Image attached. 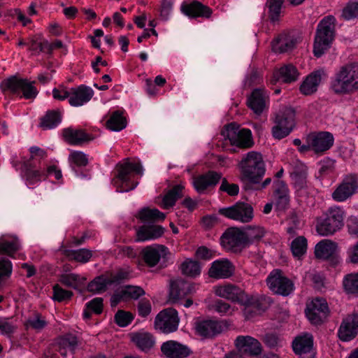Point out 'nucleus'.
Instances as JSON below:
<instances>
[{
  "mask_svg": "<svg viewBox=\"0 0 358 358\" xmlns=\"http://www.w3.org/2000/svg\"><path fill=\"white\" fill-rule=\"evenodd\" d=\"M241 180L250 184H259L266 172V165L262 155L250 151L244 155L238 163Z\"/></svg>",
  "mask_w": 358,
  "mask_h": 358,
  "instance_id": "f257e3e1",
  "label": "nucleus"
},
{
  "mask_svg": "<svg viewBox=\"0 0 358 358\" xmlns=\"http://www.w3.org/2000/svg\"><path fill=\"white\" fill-rule=\"evenodd\" d=\"M331 89L336 94H348L358 90V63L341 67L331 81Z\"/></svg>",
  "mask_w": 358,
  "mask_h": 358,
  "instance_id": "f03ea898",
  "label": "nucleus"
},
{
  "mask_svg": "<svg viewBox=\"0 0 358 358\" xmlns=\"http://www.w3.org/2000/svg\"><path fill=\"white\" fill-rule=\"evenodd\" d=\"M345 210L338 206H332L316 218V231L321 236L336 234L344 226Z\"/></svg>",
  "mask_w": 358,
  "mask_h": 358,
  "instance_id": "7ed1b4c3",
  "label": "nucleus"
},
{
  "mask_svg": "<svg viewBox=\"0 0 358 358\" xmlns=\"http://www.w3.org/2000/svg\"><path fill=\"white\" fill-rule=\"evenodd\" d=\"M336 19L332 15L324 17L317 25L313 45V53L321 57L331 46L335 35Z\"/></svg>",
  "mask_w": 358,
  "mask_h": 358,
  "instance_id": "20e7f679",
  "label": "nucleus"
},
{
  "mask_svg": "<svg viewBox=\"0 0 358 358\" xmlns=\"http://www.w3.org/2000/svg\"><path fill=\"white\" fill-rule=\"evenodd\" d=\"M295 110L292 107L283 106L275 114L272 127L273 136L282 139L287 136L295 125Z\"/></svg>",
  "mask_w": 358,
  "mask_h": 358,
  "instance_id": "39448f33",
  "label": "nucleus"
},
{
  "mask_svg": "<svg viewBox=\"0 0 358 358\" xmlns=\"http://www.w3.org/2000/svg\"><path fill=\"white\" fill-rule=\"evenodd\" d=\"M34 84V81L30 82L27 79L19 78L14 76L3 80L1 83V87L3 91L8 90L20 98L32 99L38 94Z\"/></svg>",
  "mask_w": 358,
  "mask_h": 358,
  "instance_id": "423d86ee",
  "label": "nucleus"
},
{
  "mask_svg": "<svg viewBox=\"0 0 358 358\" xmlns=\"http://www.w3.org/2000/svg\"><path fill=\"white\" fill-rule=\"evenodd\" d=\"M117 178L120 185L117 187L119 192H129L134 189L138 185V182L131 180V172H135L140 176L143 175V167L139 163L126 162L117 166Z\"/></svg>",
  "mask_w": 358,
  "mask_h": 358,
  "instance_id": "0eeeda50",
  "label": "nucleus"
},
{
  "mask_svg": "<svg viewBox=\"0 0 358 358\" xmlns=\"http://www.w3.org/2000/svg\"><path fill=\"white\" fill-rule=\"evenodd\" d=\"M266 285L274 294L287 296L294 290V284L280 269L273 270L268 275Z\"/></svg>",
  "mask_w": 358,
  "mask_h": 358,
  "instance_id": "6e6552de",
  "label": "nucleus"
},
{
  "mask_svg": "<svg viewBox=\"0 0 358 358\" xmlns=\"http://www.w3.org/2000/svg\"><path fill=\"white\" fill-rule=\"evenodd\" d=\"M220 241L224 248L234 254L239 255L248 248L243 229L239 227H232L227 229L222 234Z\"/></svg>",
  "mask_w": 358,
  "mask_h": 358,
  "instance_id": "1a4fd4ad",
  "label": "nucleus"
},
{
  "mask_svg": "<svg viewBox=\"0 0 358 358\" xmlns=\"http://www.w3.org/2000/svg\"><path fill=\"white\" fill-rule=\"evenodd\" d=\"M220 215L241 223L250 222L254 217L253 207L248 203L238 201L231 206L218 210Z\"/></svg>",
  "mask_w": 358,
  "mask_h": 358,
  "instance_id": "9d476101",
  "label": "nucleus"
},
{
  "mask_svg": "<svg viewBox=\"0 0 358 358\" xmlns=\"http://www.w3.org/2000/svg\"><path fill=\"white\" fill-rule=\"evenodd\" d=\"M221 134L225 139H228L231 145H236L239 148H248L253 144L251 131L248 129H238L234 123L226 125Z\"/></svg>",
  "mask_w": 358,
  "mask_h": 358,
  "instance_id": "9b49d317",
  "label": "nucleus"
},
{
  "mask_svg": "<svg viewBox=\"0 0 358 358\" xmlns=\"http://www.w3.org/2000/svg\"><path fill=\"white\" fill-rule=\"evenodd\" d=\"M329 313L328 303L323 298L313 299L307 303L305 310L308 320L315 326L323 324L329 315Z\"/></svg>",
  "mask_w": 358,
  "mask_h": 358,
  "instance_id": "f8f14e48",
  "label": "nucleus"
},
{
  "mask_svg": "<svg viewBox=\"0 0 358 358\" xmlns=\"http://www.w3.org/2000/svg\"><path fill=\"white\" fill-rule=\"evenodd\" d=\"M179 317L178 311L172 308L160 311L155 320V327L162 333L169 334L178 329Z\"/></svg>",
  "mask_w": 358,
  "mask_h": 358,
  "instance_id": "ddd939ff",
  "label": "nucleus"
},
{
  "mask_svg": "<svg viewBox=\"0 0 358 358\" xmlns=\"http://www.w3.org/2000/svg\"><path fill=\"white\" fill-rule=\"evenodd\" d=\"M242 306H245L243 313L247 320L262 315L270 306L271 299L265 296H257L246 294Z\"/></svg>",
  "mask_w": 358,
  "mask_h": 358,
  "instance_id": "4468645a",
  "label": "nucleus"
},
{
  "mask_svg": "<svg viewBox=\"0 0 358 358\" xmlns=\"http://www.w3.org/2000/svg\"><path fill=\"white\" fill-rule=\"evenodd\" d=\"M305 140L309 143V151L312 150L317 155H322L334 144V136L327 131L310 133L306 136Z\"/></svg>",
  "mask_w": 358,
  "mask_h": 358,
  "instance_id": "2eb2a0df",
  "label": "nucleus"
},
{
  "mask_svg": "<svg viewBox=\"0 0 358 358\" xmlns=\"http://www.w3.org/2000/svg\"><path fill=\"white\" fill-rule=\"evenodd\" d=\"M196 334L204 338H213L221 334L227 325L223 320H201L197 318L194 324Z\"/></svg>",
  "mask_w": 358,
  "mask_h": 358,
  "instance_id": "dca6fc26",
  "label": "nucleus"
},
{
  "mask_svg": "<svg viewBox=\"0 0 358 358\" xmlns=\"http://www.w3.org/2000/svg\"><path fill=\"white\" fill-rule=\"evenodd\" d=\"M358 191V176L355 174L346 176L332 193L334 201L342 202L351 197Z\"/></svg>",
  "mask_w": 358,
  "mask_h": 358,
  "instance_id": "f3484780",
  "label": "nucleus"
},
{
  "mask_svg": "<svg viewBox=\"0 0 358 358\" xmlns=\"http://www.w3.org/2000/svg\"><path fill=\"white\" fill-rule=\"evenodd\" d=\"M301 41V36L296 31L282 33L272 43V49L275 52H286L293 50Z\"/></svg>",
  "mask_w": 358,
  "mask_h": 358,
  "instance_id": "a211bd4d",
  "label": "nucleus"
},
{
  "mask_svg": "<svg viewBox=\"0 0 358 358\" xmlns=\"http://www.w3.org/2000/svg\"><path fill=\"white\" fill-rule=\"evenodd\" d=\"M292 349L299 358H315L313 337L311 334H306L296 337L292 342Z\"/></svg>",
  "mask_w": 358,
  "mask_h": 358,
  "instance_id": "6ab92c4d",
  "label": "nucleus"
},
{
  "mask_svg": "<svg viewBox=\"0 0 358 358\" xmlns=\"http://www.w3.org/2000/svg\"><path fill=\"white\" fill-rule=\"evenodd\" d=\"M337 249L338 245L336 243L331 240L324 239L315 245V255L317 259L330 260L333 264L336 265L340 262Z\"/></svg>",
  "mask_w": 358,
  "mask_h": 358,
  "instance_id": "aec40b11",
  "label": "nucleus"
},
{
  "mask_svg": "<svg viewBox=\"0 0 358 358\" xmlns=\"http://www.w3.org/2000/svg\"><path fill=\"white\" fill-rule=\"evenodd\" d=\"M215 294L217 296L224 298L240 305H242L245 301L244 299L246 295V293L243 289L238 286L231 283L216 286L215 287Z\"/></svg>",
  "mask_w": 358,
  "mask_h": 358,
  "instance_id": "412c9836",
  "label": "nucleus"
},
{
  "mask_svg": "<svg viewBox=\"0 0 358 358\" xmlns=\"http://www.w3.org/2000/svg\"><path fill=\"white\" fill-rule=\"evenodd\" d=\"M358 334V314L353 313L343 319L338 331L339 338L343 341L353 339Z\"/></svg>",
  "mask_w": 358,
  "mask_h": 358,
  "instance_id": "4be33fe9",
  "label": "nucleus"
},
{
  "mask_svg": "<svg viewBox=\"0 0 358 358\" xmlns=\"http://www.w3.org/2000/svg\"><path fill=\"white\" fill-rule=\"evenodd\" d=\"M234 345L238 351L251 356H257L262 352L260 342L250 336H237Z\"/></svg>",
  "mask_w": 358,
  "mask_h": 358,
  "instance_id": "5701e85b",
  "label": "nucleus"
},
{
  "mask_svg": "<svg viewBox=\"0 0 358 358\" xmlns=\"http://www.w3.org/2000/svg\"><path fill=\"white\" fill-rule=\"evenodd\" d=\"M274 205L278 210H285L289 205V189L287 184L280 180L273 183Z\"/></svg>",
  "mask_w": 358,
  "mask_h": 358,
  "instance_id": "b1692460",
  "label": "nucleus"
},
{
  "mask_svg": "<svg viewBox=\"0 0 358 358\" xmlns=\"http://www.w3.org/2000/svg\"><path fill=\"white\" fill-rule=\"evenodd\" d=\"M234 270L235 267L229 260L222 259L212 263L208 275L215 279L228 278L234 274Z\"/></svg>",
  "mask_w": 358,
  "mask_h": 358,
  "instance_id": "393cba45",
  "label": "nucleus"
},
{
  "mask_svg": "<svg viewBox=\"0 0 358 358\" xmlns=\"http://www.w3.org/2000/svg\"><path fill=\"white\" fill-rule=\"evenodd\" d=\"M195 291L193 284L182 280L176 279L171 282L169 297L170 300L176 302L179 299L187 296Z\"/></svg>",
  "mask_w": 358,
  "mask_h": 358,
  "instance_id": "a878e982",
  "label": "nucleus"
},
{
  "mask_svg": "<svg viewBox=\"0 0 358 358\" xmlns=\"http://www.w3.org/2000/svg\"><path fill=\"white\" fill-rule=\"evenodd\" d=\"M161 351L167 358H184L191 352L186 345L175 341H168L163 343L161 346Z\"/></svg>",
  "mask_w": 358,
  "mask_h": 358,
  "instance_id": "bb28decb",
  "label": "nucleus"
},
{
  "mask_svg": "<svg viewBox=\"0 0 358 358\" xmlns=\"http://www.w3.org/2000/svg\"><path fill=\"white\" fill-rule=\"evenodd\" d=\"M268 96L267 94L259 89H255L252 91L248 99V106L257 115H260L267 108Z\"/></svg>",
  "mask_w": 358,
  "mask_h": 358,
  "instance_id": "cd10ccee",
  "label": "nucleus"
},
{
  "mask_svg": "<svg viewBox=\"0 0 358 358\" xmlns=\"http://www.w3.org/2000/svg\"><path fill=\"white\" fill-rule=\"evenodd\" d=\"M168 249L162 245L147 246L142 250V257L145 263L150 267L157 264L160 258L165 257Z\"/></svg>",
  "mask_w": 358,
  "mask_h": 358,
  "instance_id": "c85d7f7f",
  "label": "nucleus"
},
{
  "mask_svg": "<svg viewBox=\"0 0 358 358\" xmlns=\"http://www.w3.org/2000/svg\"><path fill=\"white\" fill-rule=\"evenodd\" d=\"M181 11L189 17L209 18L213 13L212 9L198 1L182 4Z\"/></svg>",
  "mask_w": 358,
  "mask_h": 358,
  "instance_id": "c756f323",
  "label": "nucleus"
},
{
  "mask_svg": "<svg viewBox=\"0 0 358 358\" xmlns=\"http://www.w3.org/2000/svg\"><path fill=\"white\" fill-rule=\"evenodd\" d=\"M69 103L73 106H80L88 102L94 95V91L87 86L81 85L70 89Z\"/></svg>",
  "mask_w": 358,
  "mask_h": 358,
  "instance_id": "7c9ffc66",
  "label": "nucleus"
},
{
  "mask_svg": "<svg viewBox=\"0 0 358 358\" xmlns=\"http://www.w3.org/2000/svg\"><path fill=\"white\" fill-rule=\"evenodd\" d=\"M63 137L66 143L73 145H81L91 141L93 138L83 129H76L71 127L62 131Z\"/></svg>",
  "mask_w": 358,
  "mask_h": 358,
  "instance_id": "2f4dec72",
  "label": "nucleus"
},
{
  "mask_svg": "<svg viewBox=\"0 0 358 358\" xmlns=\"http://www.w3.org/2000/svg\"><path fill=\"white\" fill-rule=\"evenodd\" d=\"M221 177V173L215 171H208L207 173L194 178L193 185L198 192H202L208 187L216 185Z\"/></svg>",
  "mask_w": 358,
  "mask_h": 358,
  "instance_id": "473e14b6",
  "label": "nucleus"
},
{
  "mask_svg": "<svg viewBox=\"0 0 358 358\" xmlns=\"http://www.w3.org/2000/svg\"><path fill=\"white\" fill-rule=\"evenodd\" d=\"M22 171L23 177L29 185H33L40 182L42 178L45 179L46 178L45 171L36 169L30 160H27L23 164Z\"/></svg>",
  "mask_w": 358,
  "mask_h": 358,
  "instance_id": "72a5a7b5",
  "label": "nucleus"
},
{
  "mask_svg": "<svg viewBox=\"0 0 358 358\" xmlns=\"http://www.w3.org/2000/svg\"><path fill=\"white\" fill-rule=\"evenodd\" d=\"M164 232V229L158 225H143L136 231V241H145L156 239L161 237Z\"/></svg>",
  "mask_w": 358,
  "mask_h": 358,
  "instance_id": "f704fd0d",
  "label": "nucleus"
},
{
  "mask_svg": "<svg viewBox=\"0 0 358 358\" xmlns=\"http://www.w3.org/2000/svg\"><path fill=\"white\" fill-rule=\"evenodd\" d=\"M291 178L294 187L298 192L307 188V167L303 164L299 163L294 168Z\"/></svg>",
  "mask_w": 358,
  "mask_h": 358,
  "instance_id": "c9c22d12",
  "label": "nucleus"
},
{
  "mask_svg": "<svg viewBox=\"0 0 358 358\" xmlns=\"http://www.w3.org/2000/svg\"><path fill=\"white\" fill-rule=\"evenodd\" d=\"M322 71H316L308 75L300 87V91L305 95H310L317 91L321 82Z\"/></svg>",
  "mask_w": 358,
  "mask_h": 358,
  "instance_id": "e433bc0d",
  "label": "nucleus"
},
{
  "mask_svg": "<svg viewBox=\"0 0 358 358\" xmlns=\"http://www.w3.org/2000/svg\"><path fill=\"white\" fill-rule=\"evenodd\" d=\"M131 341L138 349L143 352H148L153 348L155 338L152 334L148 332H138L132 334Z\"/></svg>",
  "mask_w": 358,
  "mask_h": 358,
  "instance_id": "4c0bfd02",
  "label": "nucleus"
},
{
  "mask_svg": "<svg viewBox=\"0 0 358 358\" xmlns=\"http://www.w3.org/2000/svg\"><path fill=\"white\" fill-rule=\"evenodd\" d=\"M243 229L247 247L259 242L265 235V230L259 226H248Z\"/></svg>",
  "mask_w": 358,
  "mask_h": 358,
  "instance_id": "58836bf2",
  "label": "nucleus"
},
{
  "mask_svg": "<svg viewBox=\"0 0 358 358\" xmlns=\"http://www.w3.org/2000/svg\"><path fill=\"white\" fill-rule=\"evenodd\" d=\"M185 187L182 184L174 185L164 195L162 201L163 208L169 209L173 207L176 201L183 196V189Z\"/></svg>",
  "mask_w": 358,
  "mask_h": 358,
  "instance_id": "ea45409f",
  "label": "nucleus"
},
{
  "mask_svg": "<svg viewBox=\"0 0 358 358\" xmlns=\"http://www.w3.org/2000/svg\"><path fill=\"white\" fill-rule=\"evenodd\" d=\"M274 76L278 80H281L285 83H291L298 79L299 72L294 66L287 64L281 67Z\"/></svg>",
  "mask_w": 358,
  "mask_h": 358,
  "instance_id": "a19ab883",
  "label": "nucleus"
},
{
  "mask_svg": "<svg viewBox=\"0 0 358 358\" xmlns=\"http://www.w3.org/2000/svg\"><path fill=\"white\" fill-rule=\"evenodd\" d=\"M63 254L69 259L74 260L80 263H86L89 262L92 256V252L86 248L79 250L65 249Z\"/></svg>",
  "mask_w": 358,
  "mask_h": 358,
  "instance_id": "79ce46f5",
  "label": "nucleus"
},
{
  "mask_svg": "<svg viewBox=\"0 0 358 358\" xmlns=\"http://www.w3.org/2000/svg\"><path fill=\"white\" fill-rule=\"evenodd\" d=\"M85 280V278L76 273L62 274L59 279V282L63 285L75 289H80L84 285Z\"/></svg>",
  "mask_w": 358,
  "mask_h": 358,
  "instance_id": "37998d69",
  "label": "nucleus"
},
{
  "mask_svg": "<svg viewBox=\"0 0 358 358\" xmlns=\"http://www.w3.org/2000/svg\"><path fill=\"white\" fill-rule=\"evenodd\" d=\"M27 46L29 50L34 55H38L41 52L47 53L49 42L40 36L35 35L28 38Z\"/></svg>",
  "mask_w": 358,
  "mask_h": 358,
  "instance_id": "c03bdc74",
  "label": "nucleus"
},
{
  "mask_svg": "<svg viewBox=\"0 0 358 358\" xmlns=\"http://www.w3.org/2000/svg\"><path fill=\"white\" fill-rule=\"evenodd\" d=\"M165 217V214L157 208H144L139 211L138 217L143 222H153L164 220Z\"/></svg>",
  "mask_w": 358,
  "mask_h": 358,
  "instance_id": "a18cd8bd",
  "label": "nucleus"
},
{
  "mask_svg": "<svg viewBox=\"0 0 358 358\" xmlns=\"http://www.w3.org/2000/svg\"><path fill=\"white\" fill-rule=\"evenodd\" d=\"M126 118L123 116L122 113L119 110L113 112L106 122L107 127L109 129L115 131L122 130L126 127Z\"/></svg>",
  "mask_w": 358,
  "mask_h": 358,
  "instance_id": "49530a36",
  "label": "nucleus"
},
{
  "mask_svg": "<svg viewBox=\"0 0 358 358\" xmlns=\"http://www.w3.org/2000/svg\"><path fill=\"white\" fill-rule=\"evenodd\" d=\"M183 275L190 278H196L201 273V266L197 261L187 259L180 266Z\"/></svg>",
  "mask_w": 358,
  "mask_h": 358,
  "instance_id": "de8ad7c7",
  "label": "nucleus"
},
{
  "mask_svg": "<svg viewBox=\"0 0 358 358\" xmlns=\"http://www.w3.org/2000/svg\"><path fill=\"white\" fill-rule=\"evenodd\" d=\"M62 120L61 114L56 110L48 111L46 115L41 118L40 126L43 129H52L57 126Z\"/></svg>",
  "mask_w": 358,
  "mask_h": 358,
  "instance_id": "09e8293b",
  "label": "nucleus"
},
{
  "mask_svg": "<svg viewBox=\"0 0 358 358\" xmlns=\"http://www.w3.org/2000/svg\"><path fill=\"white\" fill-rule=\"evenodd\" d=\"M343 286L346 293L358 294V272L345 275L343 280Z\"/></svg>",
  "mask_w": 358,
  "mask_h": 358,
  "instance_id": "8fccbe9b",
  "label": "nucleus"
},
{
  "mask_svg": "<svg viewBox=\"0 0 358 358\" xmlns=\"http://www.w3.org/2000/svg\"><path fill=\"white\" fill-rule=\"evenodd\" d=\"M111 285L109 278L99 275L92 280L87 285V290L91 292H101L106 290L108 285Z\"/></svg>",
  "mask_w": 358,
  "mask_h": 358,
  "instance_id": "3c124183",
  "label": "nucleus"
},
{
  "mask_svg": "<svg viewBox=\"0 0 358 358\" xmlns=\"http://www.w3.org/2000/svg\"><path fill=\"white\" fill-rule=\"evenodd\" d=\"M307 250V240L303 236L296 237L291 243V250L294 257H301Z\"/></svg>",
  "mask_w": 358,
  "mask_h": 358,
  "instance_id": "603ef678",
  "label": "nucleus"
},
{
  "mask_svg": "<svg viewBox=\"0 0 358 358\" xmlns=\"http://www.w3.org/2000/svg\"><path fill=\"white\" fill-rule=\"evenodd\" d=\"M20 249L18 239L13 238L8 241L3 238L0 239V254H6L12 255Z\"/></svg>",
  "mask_w": 358,
  "mask_h": 358,
  "instance_id": "864d4df0",
  "label": "nucleus"
},
{
  "mask_svg": "<svg viewBox=\"0 0 358 358\" xmlns=\"http://www.w3.org/2000/svg\"><path fill=\"white\" fill-rule=\"evenodd\" d=\"M122 289V294L124 295L126 300H136L145 294L144 289L139 286L126 285Z\"/></svg>",
  "mask_w": 358,
  "mask_h": 358,
  "instance_id": "5fc2aeb1",
  "label": "nucleus"
},
{
  "mask_svg": "<svg viewBox=\"0 0 358 358\" xmlns=\"http://www.w3.org/2000/svg\"><path fill=\"white\" fill-rule=\"evenodd\" d=\"M283 2L284 0H268L269 17L272 22H275L278 20Z\"/></svg>",
  "mask_w": 358,
  "mask_h": 358,
  "instance_id": "6e6d98bb",
  "label": "nucleus"
},
{
  "mask_svg": "<svg viewBox=\"0 0 358 358\" xmlns=\"http://www.w3.org/2000/svg\"><path fill=\"white\" fill-rule=\"evenodd\" d=\"M59 346H64L69 352L74 354L78 345L76 336L69 334L59 338Z\"/></svg>",
  "mask_w": 358,
  "mask_h": 358,
  "instance_id": "4d7b16f0",
  "label": "nucleus"
},
{
  "mask_svg": "<svg viewBox=\"0 0 358 358\" xmlns=\"http://www.w3.org/2000/svg\"><path fill=\"white\" fill-rule=\"evenodd\" d=\"M27 325L35 330L41 331L46 327L47 322L41 314L35 313L32 317L27 320Z\"/></svg>",
  "mask_w": 358,
  "mask_h": 358,
  "instance_id": "13d9d810",
  "label": "nucleus"
},
{
  "mask_svg": "<svg viewBox=\"0 0 358 358\" xmlns=\"http://www.w3.org/2000/svg\"><path fill=\"white\" fill-rule=\"evenodd\" d=\"M134 320V315L130 312L119 310L115 315L116 324L122 327L127 326Z\"/></svg>",
  "mask_w": 358,
  "mask_h": 358,
  "instance_id": "bf43d9fd",
  "label": "nucleus"
},
{
  "mask_svg": "<svg viewBox=\"0 0 358 358\" xmlns=\"http://www.w3.org/2000/svg\"><path fill=\"white\" fill-rule=\"evenodd\" d=\"M72 296L73 292L71 291L66 290L57 284L54 285L52 296L53 300L62 302L70 299Z\"/></svg>",
  "mask_w": 358,
  "mask_h": 358,
  "instance_id": "052dcab7",
  "label": "nucleus"
},
{
  "mask_svg": "<svg viewBox=\"0 0 358 358\" xmlns=\"http://www.w3.org/2000/svg\"><path fill=\"white\" fill-rule=\"evenodd\" d=\"M342 17L350 20L358 17V1L350 2L343 8Z\"/></svg>",
  "mask_w": 358,
  "mask_h": 358,
  "instance_id": "680f3d73",
  "label": "nucleus"
},
{
  "mask_svg": "<svg viewBox=\"0 0 358 358\" xmlns=\"http://www.w3.org/2000/svg\"><path fill=\"white\" fill-rule=\"evenodd\" d=\"M213 308L221 315H230L234 311L231 305L221 299H217L214 301Z\"/></svg>",
  "mask_w": 358,
  "mask_h": 358,
  "instance_id": "e2e57ef3",
  "label": "nucleus"
},
{
  "mask_svg": "<svg viewBox=\"0 0 358 358\" xmlns=\"http://www.w3.org/2000/svg\"><path fill=\"white\" fill-rule=\"evenodd\" d=\"M220 190L226 192L231 196H234L238 194L239 187L237 184L229 183L226 178H223Z\"/></svg>",
  "mask_w": 358,
  "mask_h": 358,
  "instance_id": "0e129e2a",
  "label": "nucleus"
},
{
  "mask_svg": "<svg viewBox=\"0 0 358 358\" xmlns=\"http://www.w3.org/2000/svg\"><path fill=\"white\" fill-rule=\"evenodd\" d=\"M12 272V264L8 259L0 260V284L5 278L10 276Z\"/></svg>",
  "mask_w": 358,
  "mask_h": 358,
  "instance_id": "69168bd1",
  "label": "nucleus"
},
{
  "mask_svg": "<svg viewBox=\"0 0 358 358\" xmlns=\"http://www.w3.org/2000/svg\"><path fill=\"white\" fill-rule=\"evenodd\" d=\"M70 160L78 166H85L88 163V159L86 155L79 151H74L71 152L69 156Z\"/></svg>",
  "mask_w": 358,
  "mask_h": 358,
  "instance_id": "338daca9",
  "label": "nucleus"
},
{
  "mask_svg": "<svg viewBox=\"0 0 358 358\" xmlns=\"http://www.w3.org/2000/svg\"><path fill=\"white\" fill-rule=\"evenodd\" d=\"M17 329V327L6 318H0V331L2 334L10 336Z\"/></svg>",
  "mask_w": 358,
  "mask_h": 358,
  "instance_id": "774afa93",
  "label": "nucleus"
}]
</instances>
